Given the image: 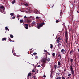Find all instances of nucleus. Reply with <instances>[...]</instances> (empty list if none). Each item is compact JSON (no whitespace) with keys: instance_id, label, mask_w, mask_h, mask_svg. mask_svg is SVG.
I'll list each match as a JSON object with an SVG mask.
<instances>
[{"instance_id":"39","label":"nucleus","mask_w":79,"mask_h":79,"mask_svg":"<svg viewBox=\"0 0 79 79\" xmlns=\"http://www.w3.org/2000/svg\"><path fill=\"white\" fill-rule=\"evenodd\" d=\"M40 18V17H36V19H39Z\"/></svg>"},{"instance_id":"52","label":"nucleus","mask_w":79,"mask_h":79,"mask_svg":"<svg viewBox=\"0 0 79 79\" xmlns=\"http://www.w3.org/2000/svg\"><path fill=\"white\" fill-rule=\"evenodd\" d=\"M77 12L78 13H79V12L78 10H77Z\"/></svg>"},{"instance_id":"24","label":"nucleus","mask_w":79,"mask_h":79,"mask_svg":"<svg viewBox=\"0 0 79 79\" xmlns=\"http://www.w3.org/2000/svg\"><path fill=\"white\" fill-rule=\"evenodd\" d=\"M56 41H57V43H58V44H59V43H60V41L58 40L57 39Z\"/></svg>"},{"instance_id":"17","label":"nucleus","mask_w":79,"mask_h":79,"mask_svg":"<svg viewBox=\"0 0 79 79\" xmlns=\"http://www.w3.org/2000/svg\"><path fill=\"white\" fill-rule=\"evenodd\" d=\"M47 61L48 62H49L50 61V58L48 57L47 59Z\"/></svg>"},{"instance_id":"29","label":"nucleus","mask_w":79,"mask_h":79,"mask_svg":"<svg viewBox=\"0 0 79 79\" xmlns=\"http://www.w3.org/2000/svg\"><path fill=\"white\" fill-rule=\"evenodd\" d=\"M76 58H76V56L75 57V60H74V61H75V63H76Z\"/></svg>"},{"instance_id":"38","label":"nucleus","mask_w":79,"mask_h":79,"mask_svg":"<svg viewBox=\"0 0 79 79\" xmlns=\"http://www.w3.org/2000/svg\"><path fill=\"white\" fill-rule=\"evenodd\" d=\"M59 22H60V21H58V20H57L56 21V23H59Z\"/></svg>"},{"instance_id":"16","label":"nucleus","mask_w":79,"mask_h":79,"mask_svg":"<svg viewBox=\"0 0 79 79\" xmlns=\"http://www.w3.org/2000/svg\"><path fill=\"white\" fill-rule=\"evenodd\" d=\"M73 51H72V50H71L70 51V54L71 55H73Z\"/></svg>"},{"instance_id":"54","label":"nucleus","mask_w":79,"mask_h":79,"mask_svg":"<svg viewBox=\"0 0 79 79\" xmlns=\"http://www.w3.org/2000/svg\"><path fill=\"white\" fill-rule=\"evenodd\" d=\"M78 51L79 52V48L78 49Z\"/></svg>"},{"instance_id":"51","label":"nucleus","mask_w":79,"mask_h":79,"mask_svg":"<svg viewBox=\"0 0 79 79\" xmlns=\"http://www.w3.org/2000/svg\"><path fill=\"white\" fill-rule=\"evenodd\" d=\"M37 67H40V65H38Z\"/></svg>"},{"instance_id":"55","label":"nucleus","mask_w":79,"mask_h":79,"mask_svg":"<svg viewBox=\"0 0 79 79\" xmlns=\"http://www.w3.org/2000/svg\"><path fill=\"white\" fill-rule=\"evenodd\" d=\"M61 15H62V14H60V16H61Z\"/></svg>"},{"instance_id":"25","label":"nucleus","mask_w":79,"mask_h":79,"mask_svg":"<svg viewBox=\"0 0 79 79\" xmlns=\"http://www.w3.org/2000/svg\"><path fill=\"white\" fill-rule=\"evenodd\" d=\"M70 76H71V73H69L68 75V76H69V77H70Z\"/></svg>"},{"instance_id":"9","label":"nucleus","mask_w":79,"mask_h":79,"mask_svg":"<svg viewBox=\"0 0 79 79\" xmlns=\"http://www.w3.org/2000/svg\"><path fill=\"white\" fill-rule=\"evenodd\" d=\"M70 69H71V70H72L73 69V65H71L70 66Z\"/></svg>"},{"instance_id":"20","label":"nucleus","mask_w":79,"mask_h":79,"mask_svg":"<svg viewBox=\"0 0 79 79\" xmlns=\"http://www.w3.org/2000/svg\"><path fill=\"white\" fill-rule=\"evenodd\" d=\"M10 37L11 38H12L13 39V35H10Z\"/></svg>"},{"instance_id":"63","label":"nucleus","mask_w":79,"mask_h":79,"mask_svg":"<svg viewBox=\"0 0 79 79\" xmlns=\"http://www.w3.org/2000/svg\"><path fill=\"white\" fill-rule=\"evenodd\" d=\"M67 54H68V53H67Z\"/></svg>"},{"instance_id":"50","label":"nucleus","mask_w":79,"mask_h":79,"mask_svg":"<svg viewBox=\"0 0 79 79\" xmlns=\"http://www.w3.org/2000/svg\"><path fill=\"white\" fill-rule=\"evenodd\" d=\"M43 77H46V76H45V75H44V76H43Z\"/></svg>"},{"instance_id":"30","label":"nucleus","mask_w":79,"mask_h":79,"mask_svg":"<svg viewBox=\"0 0 79 79\" xmlns=\"http://www.w3.org/2000/svg\"><path fill=\"white\" fill-rule=\"evenodd\" d=\"M56 79H61V77H58Z\"/></svg>"},{"instance_id":"58","label":"nucleus","mask_w":79,"mask_h":79,"mask_svg":"<svg viewBox=\"0 0 79 79\" xmlns=\"http://www.w3.org/2000/svg\"><path fill=\"white\" fill-rule=\"evenodd\" d=\"M69 77H68V78H69Z\"/></svg>"},{"instance_id":"41","label":"nucleus","mask_w":79,"mask_h":79,"mask_svg":"<svg viewBox=\"0 0 79 79\" xmlns=\"http://www.w3.org/2000/svg\"><path fill=\"white\" fill-rule=\"evenodd\" d=\"M57 40H61V39L59 37V38H58V39Z\"/></svg>"},{"instance_id":"10","label":"nucleus","mask_w":79,"mask_h":79,"mask_svg":"<svg viewBox=\"0 0 79 79\" xmlns=\"http://www.w3.org/2000/svg\"><path fill=\"white\" fill-rule=\"evenodd\" d=\"M27 23H29L31 22V21L30 20H29L28 19H27Z\"/></svg>"},{"instance_id":"61","label":"nucleus","mask_w":79,"mask_h":79,"mask_svg":"<svg viewBox=\"0 0 79 79\" xmlns=\"http://www.w3.org/2000/svg\"><path fill=\"white\" fill-rule=\"evenodd\" d=\"M18 17H19V16H18Z\"/></svg>"},{"instance_id":"27","label":"nucleus","mask_w":79,"mask_h":79,"mask_svg":"<svg viewBox=\"0 0 79 79\" xmlns=\"http://www.w3.org/2000/svg\"><path fill=\"white\" fill-rule=\"evenodd\" d=\"M70 61H71V62H73V61H74V60H73V59H70Z\"/></svg>"},{"instance_id":"49","label":"nucleus","mask_w":79,"mask_h":79,"mask_svg":"<svg viewBox=\"0 0 79 79\" xmlns=\"http://www.w3.org/2000/svg\"><path fill=\"white\" fill-rule=\"evenodd\" d=\"M59 67H60V65H58L57 66V68H59Z\"/></svg>"},{"instance_id":"62","label":"nucleus","mask_w":79,"mask_h":79,"mask_svg":"<svg viewBox=\"0 0 79 79\" xmlns=\"http://www.w3.org/2000/svg\"><path fill=\"white\" fill-rule=\"evenodd\" d=\"M41 66H43V65H42V64L41 65Z\"/></svg>"},{"instance_id":"64","label":"nucleus","mask_w":79,"mask_h":79,"mask_svg":"<svg viewBox=\"0 0 79 79\" xmlns=\"http://www.w3.org/2000/svg\"><path fill=\"white\" fill-rule=\"evenodd\" d=\"M31 50H32V49H31Z\"/></svg>"},{"instance_id":"40","label":"nucleus","mask_w":79,"mask_h":79,"mask_svg":"<svg viewBox=\"0 0 79 79\" xmlns=\"http://www.w3.org/2000/svg\"><path fill=\"white\" fill-rule=\"evenodd\" d=\"M25 5H26V6H28V4H27V3H26L25 4Z\"/></svg>"},{"instance_id":"56","label":"nucleus","mask_w":79,"mask_h":79,"mask_svg":"<svg viewBox=\"0 0 79 79\" xmlns=\"http://www.w3.org/2000/svg\"><path fill=\"white\" fill-rule=\"evenodd\" d=\"M8 30V31H10V29H8V30Z\"/></svg>"},{"instance_id":"53","label":"nucleus","mask_w":79,"mask_h":79,"mask_svg":"<svg viewBox=\"0 0 79 79\" xmlns=\"http://www.w3.org/2000/svg\"><path fill=\"white\" fill-rule=\"evenodd\" d=\"M61 43V42H60V45H61V44H60Z\"/></svg>"},{"instance_id":"15","label":"nucleus","mask_w":79,"mask_h":79,"mask_svg":"<svg viewBox=\"0 0 79 79\" xmlns=\"http://www.w3.org/2000/svg\"><path fill=\"white\" fill-rule=\"evenodd\" d=\"M15 2H16V0H14L12 2V4H14V3H15Z\"/></svg>"},{"instance_id":"31","label":"nucleus","mask_w":79,"mask_h":79,"mask_svg":"<svg viewBox=\"0 0 79 79\" xmlns=\"http://www.w3.org/2000/svg\"><path fill=\"white\" fill-rule=\"evenodd\" d=\"M24 18H25V19H26L27 20V17L26 16H25Z\"/></svg>"},{"instance_id":"21","label":"nucleus","mask_w":79,"mask_h":79,"mask_svg":"<svg viewBox=\"0 0 79 79\" xmlns=\"http://www.w3.org/2000/svg\"><path fill=\"white\" fill-rule=\"evenodd\" d=\"M32 75L31 73H29L28 74V76H31V75Z\"/></svg>"},{"instance_id":"6","label":"nucleus","mask_w":79,"mask_h":79,"mask_svg":"<svg viewBox=\"0 0 79 79\" xmlns=\"http://www.w3.org/2000/svg\"><path fill=\"white\" fill-rule=\"evenodd\" d=\"M72 74L73 75V76H74V70H71Z\"/></svg>"},{"instance_id":"3","label":"nucleus","mask_w":79,"mask_h":79,"mask_svg":"<svg viewBox=\"0 0 79 79\" xmlns=\"http://www.w3.org/2000/svg\"><path fill=\"white\" fill-rule=\"evenodd\" d=\"M51 73H50V77H53V69H51Z\"/></svg>"},{"instance_id":"22","label":"nucleus","mask_w":79,"mask_h":79,"mask_svg":"<svg viewBox=\"0 0 79 79\" xmlns=\"http://www.w3.org/2000/svg\"><path fill=\"white\" fill-rule=\"evenodd\" d=\"M50 45H51V46H50V48H51V49H52V48H53V45H52V44H50Z\"/></svg>"},{"instance_id":"14","label":"nucleus","mask_w":79,"mask_h":79,"mask_svg":"<svg viewBox=\"0 0 79 79\" xmlns=\"http://www.w3.org/2000/svg\"><path fill=\"white\" fill-rule=\"evenodd\" d=\"M6 40V38H3L2 39V41H3L4 40Z\"/></svg>"},{"instance_id":"32","label":"nucleus","mask_w":79,"mask_h":79,"mask_svg":"<svg viewBox=\"0 0 79 79\" xmlns=\"http://www.w3.org/2000/svg\"><path fill=\"white\" fill-rule=\"evenodd\" d=\"M35 59H36V60H37V59H38V56H35Z\"/></svg>"},{"instance_id":"37","label":"nucleus","mask_w":79,"mask_h":79,"mask_svg":"<svg viewBox=\"0 0 79 79\" xmlns=\"http://www.w3.org/2000/svg\"><path fill=\"white\" fill-rule=\"evenodd\" d=\"M33 77L34 79H36V78H35L36 77V76H35V75L33 76Z\"/></svg>"},{"instance_id":"2","label":"nucleus","mask_w":79,"mask_h":79,"mask_svg":"<svg viewBox=\"0 0 79 79\" xmlns=\"http://www.w3.org/2000/svg\"><path fill=\"white\" fill-rule=\"evenodd\" d=\"M42 61L44 63H46V62H47V58H43L42 59Z\"/></svg>"},{"instance_id":"11","label":"nucleus","mask_w":79,"mask_h":79,"mask_svg":"<svg viewBox=\"0 0 79 79\" xmlns=\"http://www.w3.org/2000/svg\"><path fill=\"white\" fill-rule=\"evenodd\" d=\"M61 63L60 62V61H59L58 62V64L59 66H60V65H61Z\"/></svg>"},{"instance_id":"19","label":"nucleus","mask_w":79,"mask_h":79,"mask_svg":"<svg viewBox=\"0 0 79 79\" xmlns=\"http://www.w3.org/2000/svg\"><path fill=\"white\" fill-rule=\"evenodd\" d=\"M58 57H59V58H61V55L60 54H58Z\"/></svg>"},{"instance_id":"33","label":"nucleus","mask_w":79,"mask_h":79,"mask_svg":"<svg viewBox=\"0 0 79 79\" xmlns=\"http://www.w3.org/2000/svg\"><path fill=\"white\" fill-rule=\"evenodd\" d=\"M37 53L36 52H34L33 53V55H37Z\"/></svg>"},{"instance_id":"47","label":"nucleus","mask_w":79,"mask_h":79,"mask_svg":"<svg viewBox=\"0 0 79 79\" xmlns=\"http://www.w3.org/2000/svg\"><path fill=\"white\" fill-rule=\"evenodd\" d=\"M32 72H35V70H34V69L32 70Z\"/></svg>"},{"instance_id":"46","label":"nucleus","mask_w":79,"mask_h":79,"mask_svg":"<svg viewBox=\"0 0 79 79\" xmlns=\"http://www.w3.org/2000/svg\"><path fill=\"white\" fill-rule=\"evenodd\" d=\"M41 24H43V25H45V23H42Z\"/></svg>"},{"instance_id":"36","label":"nucleus","mask_w":79,"mask_h":79,"mask_svg":"<svg viewBox=\"0 0 79 79\" xmlns=\"http://www.w3.org/2000/svg\"><path fill=\"white\" fill-rule=\"evenodd\" d=\"M52 56H55V53H53L52 54Z\"/></svg>"},{"instance_id":"60","label":"nucleus","mask_w":79,"mask_h":79,"mask_svg":"<svg viewBox=\"0 0 79 79\" xmlns=\"http://www.w3.org/2000/svg\"><path fill=\"white\" fill-rule=\"evenodd\" d=\"M18 19L19 20V18H18Z\"/></svg>"},{"instance_id":"42","label":"nucleus","mask_w":79,"mask_h":79,"mask_svg":"<svg viewBox=\"0 0 79 79\" xmlns=\"http://www.w3.org/2000/svg\"><path fill=\"white\" fill-rule=\"evenodd\" d=\"M62 79H66V78H65L64 77H62Z\"/></svg>"},{"instance_id":"13","label":"nucleus","mask_w":79,"mask_h":79,"mask_svg":"<svg viewBox=\"0 0 79 79\" xmlns=\"http://www.w3.org/2000/svg\"><path fill=\"white\" fill-rule=\"evenodd\" d=\"M10 15H11V16H15V14L13 13H11L10 14Z\"/></svg>"},{"instance_id":"4","label":"nucleus","mask_w":79,"mask_h":79,"mask_svg":"<svg viewBox=\"0 0 79 79\" xmlns=\"http://www.w3.org/2000/svg\"><path fill=\"white\" fill-rule=\"evenodd\" d=\"M25 28L26 29H28V26H29V24H25Z\"/></svg>"},{"instance_id":"5","label":"nucleus","mask_w":79,"mask_h":79,"mask_svg":"<svg viewBox=\"0 0 79 79\" xmlns=\"http://www.w3.org/2000/svg\"><path fill=\"white\" fill-rule=\"evenodd\" d=\"M61 52L63 53H64V54L65 53H66V51L65 52V50L62 49L61 50Z\"/></svg>"},{"instance_id":"59","label":"nucleus","mask_w":79,"mask_h":79,"mask_svg":"<svg viewBox=\"0 0 79 79\" xmlns=\"http://www.w3.org/2000/svg\"><path fill=\"white\" fill-rule=\"evenodd\" d=\"M37 12H36V13H35V14H37Z\"/></svg>"},{"instance_id":"1","label":"nucleus","mask_w":79,"mask_h":79,"mask_svg":"<svg viewBox=\"0 0 79 79\" xmlns=\"http://www.w3.org/2000/svg\"><path fill=\"white\" fill-rule=\"evenodd\" d=\"M37 25H38L37 27V28H38V29H40L41 27H42V26H43V24H42V23H37Z\"/></svg>"},{"instance_id":"45","label":"nucleus","mask_w":79,"mask_h":79,"mask_svg":"<svg viewBox=\"0 0 79 79\" xmlns=\"http://www.w3.org/2000/svg\"><path fill=\"white\" fill-rule=\"evenodd\" d=\"M47 53H48V54L49 55H50V52H48Z\"/></svg>"},{"instance_id":"34","label":"nucleus","mask_w":79,"mask_h":79,"mask_svg":"<svg viewBox=\"0 0 79 79\" xmlns=\"http://www.w3.org/2000/svg\"><path fill=\"white\" fill-rule=\"evenodd\" d=\"M67 39H68V38H66V39H65V42H66V43H67Z\"/></svg>"},{"instance_id":"43","label":"nucleus","mask_w":79,"mask_h":79,"mask_svg":"<svg viewBox=\"0 0 79 79\" xmlns=\"http://www.w3.org/2000/svg\"><path fill=\"white\" fill-rule=\"evenodd\" d=\"M44 52H47V50H45V49H44Z\"/></svg>"},{"instance_id":"7","label":"nucleus","mask_w":79,"mask_h":79,"mask_svg":"<svg viewBox=\"0 0 79 79\" xmlns=\"http://www.w3.org/2000/svg\"><path fill=\"white\" fill-rule=\"evenodd\" d=\"M36 24V22L35 21H33L32 23H31V24H33V25H35Z\"/></svg>"},{"instance_id":"44","label":"nucleus","mask_w":79,"mask_h":79,"mask_svg":"<svg viewBox=\"0 0 79 79\" xmlns=\"http://www.w3.org/2000/svg\"><path fill=\"white\" fill-rule=\"evenodd\" d=\"M15 16H14L12 17V19H15Z\"/></svg>"},{"instance_id":"8","label":"nucleus","mask_w":79,"mask_h":79,"mask_svg":"<svg viewBox=\"0 0 79 79\" xmlns=\"http://www.w3.org/2000/svg\"><path fill=\"white\" fill-rule=\"evenodd\" d=\"M67 31H66L65 33V38H67Z\"/></svg>"},{"instance_id":"12","label":"nucleus","mask_w":79,"mask_h":79,"mask_svg":"<svg viewBox=\"0 0 79 79\" xmlns=\"http://www.w3.org/2000/svg\"><path fill=\"white\" fill-rule=\"evenodd\" d=\"M1 9H3V10H4L5 9H4V6H0Z\"/></svg>"},{"instance_id":"18","label":"nucleus","mask_w":79,"mask_h":79,"mask_svg":"<svg viewBox=\"0 0 79 79\" xmlns=\"http://www.w3.org/2000/svg\"><path fill=\"white\" fill-rule=\"evenodd\" d=\"M54 67L55 69H56V67H57V66L56 65V64H55L54 65Z\"/></svg>"},{"instance_id":"23","label":"nucleus","mask_w":79,"mask_h":79,"mask_svg":"<svg viewBox=\"0 0 79 79\" xmlns=\"http://www.w3.org/2000/svg\"><path fill=\"white\" fill-rule=\"evenodd\" d=\"M9 41H10V42H13V41L9 37Z\"/></svg>"},{"instance_id":"35","label":"nucleus","mask_w":79,"mask_h":79,"mask_svg":"<svg viewBox=\"0 0 79 79\" xmlns=\"http://www.w3.org/2000/svg\"><path fill=\"white\" fill-rule=\"evenodd\" d=\"M14 47H12V52H13V50H14Z\"/></svg>"},{"instance_id":"48","label":"nucleus","mask_w":79,"mask_h":79,"mask_svg":"<svg viewBox=\"0 0 79 79\" xmlns=\"http://www.w3.org/2000/svg\"><path fill=\"white\" fill-rule=\"evenodd\" d=\"M64 71H66V69H64Z\"/></svg>"},{"instance_id":"28","label":"nucleus","mask_w":79,"mask_h":79,"mask_svg":"<svg viewBox=\"0 0 79 79\" xmlns=\"http://www.w3.org/2000/svg\"><path fill=\"white\" fill-rule=\"evenodd\" d=\"M5 30H6V31H8V27H5Z\"/></svg>"},{"instance_id":"57","label":"nucleus","mask_w":79,"mask_h":79,"mask_svg":"<svg viewBox=\"0 0 79 79\" xmlns=\"http://www.w3.org/2000/svg\"><path fill=\"white\" fill-rule=\"evenodd\" d=\"M29 27H31V26H29Z\"/></svg>"},{"instance_id":"26","label":"nucleus","mask_w":79,"mask_h":79,"mask_svg":"<svg viewBox=\"0 0 79 79\" xmlns=\"http://www.w3.org/2000/svg\"><path fill=\"white\" fill-rule=\"evenodd\" d=\"M20 23H23V20H20Z\"/></svg>"}]
</instances>
